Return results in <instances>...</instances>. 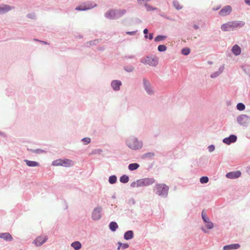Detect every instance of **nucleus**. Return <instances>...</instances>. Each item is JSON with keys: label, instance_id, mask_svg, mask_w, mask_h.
<instances>
[{"label": "nucleus", "instance_id": "nucleus-13", "mask_svg": "<svg viewBox=\"0 0 250 250\" xmlns=\"http://www.w3.org/2000/svg\"><path fill=\"white\" fill-rule=\"evenodd\" d=\"M237 137L236 135L234 134H231L229 137H226L223 139V142L227 145H230L232 143L236 142Z\"/></svg>", "mask_w": 250, "mask_h": 250}, {"label": "nucleus", "instance_id": "nucleus-7", "mask_svg": "<svg viewBox=\"0 0 250 250\" xmlns=\"http://www.w3.org/2000/svg\"><path fill=\"white\" fill-rule=\"evenodd\" d=\"M143 85L144 88L148 95H152L154 94L153 87L148 80L146 78L143 79Z\"/></svg>", "mask_w": 250, "mask_h": 250}, {"label": "nucleus", "instance_id": "nucleus-5", "mask_svg": "<svg viewBox=\"0 0 250 250\" xmlns=\"http://www.w3.org/2000/svg\"><path fill=\"white\" fill-rule=\"evenodd\" d=\"M140 62L143 64H148L152 66H156L158 63V59L156 57L149 56L142 58L140 60Z\"/></svg>", "mask_w": 250, "mask_h": 250}, {"label": "nucleus", "instance_id": "nucleus-60", "mask_svg": "<svg viewBox=\"0 0 250 250\" xmlns=\"http://www.w3.org/2000/svg\"><path fill=\"white\" fill-rule=\"evenodd\" d=\"M202 230L205 233H207L208 232V231L204 228H202Z\"/></svg>", "mask_w": 250, "mask_h": 250}, {"label": "nucleus", "instance_id": "nucleus-9", "mask_svg": "<svg viewBox=\"0 0 250 250\" xmlns=\"http://www.w3.org/2000/svg\"><path fill=\"white\" fill-rule=\"evenodd\" d=\"M71 163L72 161L69 159H58L53 161L52 165L55 166H61L65 167H68L71 166Z\"/></svg>", "mask_w": 250, "mask_h": 250}, {"label": "nucleus", "instance_id": "nucleus-2", "mask_svg": "<svg viewBox=\"0 0 250 250\" xmlns=\"http://www.w3.org/2000/svg\"><path fill=\"white\" fill-rule=\"evenodd\" d=\"M245 22L243 21H233L223 24L221 29L223 31H229L243 27Z\"/></svg>", "mask_w": 250, "mask_h": 250}, {"label": "nucleus", "instance_id": "nucleus-43", "mask_svg": "<svg viewBox=\"0 0 250 250\" xmlns=\"http://www.w3.org/2000/svg\"><path fill=\"white\" fill-rule=\"evenodd\" d=\"M101 41V39H96L93 41H89L87 43L89 44L90 46L96 45Z\"/></svg>", "mask_w": 250, "mask_h": 250}, {"label": "nucleus", "instance_id": "nucleus-1", "mask_svg": "<svg viewBox=\"0 0 250 250\" xmlns=\"http://www.w3.org/2000/svg\"><path fill=\"white\" fill-rule=\"evenodd\" d=\"M126 146L133 150H138L143 146V142L135 136H130L125 141Z\"/></svg>", "mask_w": 250, "mask_h": 250}, {"label": "nucleus", "instance_id": "nucleus-42", "mask_svg": "<svg viewBox=\"0 0 250 250\" xmlns=\"http://www.w3.org/2000/svg\"><path fill=\"white\" fill-rule=\"evenodd\" d=\"M84 145H87L91 142V139L89 137L83 138L81 140Z\"/></svg>", "mask_w": 250, "mask_h": 250}, {"label": "nucleus", "instance_id": "nucleus-62", "mask_svg": "<svg viewBox=\"0 0 250 250\" xmlns=\"http://www.w3.org/2000/svg\"><path fill=\"white\" fill-rule=\"evenodd\" d=\"M30 15H31L30 14H28L27 15V17H28V18H31V17H30Z\"/></svg>", "mask_w": 250, "mask_h": 250}, {"label": "nucleus", "instance_id": "nucleus-64", "mask_svg": "<svg viewBox=\"0 0 250 250\" xmlns=\"http://www.w3.org/2000/svg\"><path fill=\"white\" fill-rule=\"evenodd\" d=\"M112 197L113 198H115V195H113V196H112Z\"/></svg>", "mask_w": 250, "mask_h": 250}, {"label": "nucleus", "instance_id": "nucleus-59", "mask_svg": "<svg viewBox=\"0 0 250 250\" xmlns=\"http://www.w3.org/2000/svg\"><path fill=\"white\" fill-rule=\"evenodd\" d=\"M0 135L1 136H3V137H6L5 134L3 132H1L0 131Z\"/></svg>", "mask_w": 250, "mask_h": 250}, {"label": "nucleus", "instance_id": "nucleus-44", "mask_svg": "<svg viewBox=\"0 0 250 250\" xmlns=\"http://www.w3.org/2000/svg\"><path fill=\"white\" fill-rule=\"evenodd\" d=\"M137 181H138L137 184H138V185H139V187H146L144 178L138 179V180H137Z\"/></svg>", "mask_w": 250, "mask_h": 250}, {"label": "nucleus", "instance_id": "nucleus-11", "mask_svg": "<svg viewBox=\"0 0 250 250\" xmlns=\"http://www.w3.org/2000/svg\"><path fill=\"white\" fill-rule=\"evenodd\" d=\"M116 9H111L108 10L104 14V17L109 20L117 19Z\"/></svg>", "mask_w": 250, "mask_h": 250}, {"label": "nucleus", "instance_id": "nucleus-54", "mask_svg": "<svg viewBox=\"0 0 250 250\" xmlns=\"http://www.w3.org/2000/svg\"><path fill=\"white\" fill-rule=\"evenodd\" d=\"M149 40H151L153 38V33H150L149 34V36H148V38Z\"/></svg>", "mask_w": 250, "mask_h": 250}, {"label": "nucleus", "instance_id": "nucleus-17", "mask_svg": "<svg viewBox=\"0 0 250 250\" xmlns=\"http://www.w3.org/2000/svg\"><path fill=\"white\" fill-rule=\"evenodd\" d=\"M14 8V7L7 4H4L2 6L0 5V14L6 13Z\"/></svg>", "mask_w": 250, "mask_h": 250}, {"label": "nucleus", "instance_id": "nucleus-16", "mask_svg": "<svg viewBox=\"0 0 250 250\" xmlns=\"http://www.w3.org/2000/svg\"><path fill=\"white\" fill-rule=\"evenodd\" d=\"M0 238L3 239L7 242H11L13 238L9 232L0 233Z\"/></svg>", "mask_w": 250, "mask_h": 250}, {"label": "nucleus", "instance_id": "nucleus-35", "mask_svg": "<svg viewBox=\"0 0 250 250\" xmlns=\"http://www.w3.org/2000/svg\"><path fill=\"white\" fill-rule=\"evenodd\" d=\"M205 223V226L207 229H212L214 227L213 223L211 222L210 220Z\"/></svg>", "mask_w": 250, "mask_h": 250}, {"label": "nucleus", "instance_id": "nucleus-56", "mask_svg": "<svg viewBox=\"0 0 250 250\" xmlns=\"http://www.w3.org/2000/svg\"><path fill=\"white\" fill-rule=\"evenodd\" d=\"M160 15L161 17H164V18H166V19H169V17H168L166 16L165 14H160Z\"/></svg>", "mask_w": 250, "mask_h": 250}, {"label": "nucleus", "instance_id": "nucleus-47", "mask_svg": "<svg viewBox=\"0 0 250 250\" xmlns=\"http://www.w3.org/2000/svg\"><path fill=\"white\" fill-rule=\"evenodd\" d=\"M137 184H138L137 180H136V181H134V182H133L132 183H131L130 187L131 188H135V187L138 188L139 187V185H138Z\"/></svg>", "mask_w": 250, "mask_h": 250}, {"label": "nucleus", "instance_id": "nucleus-45", "mask_svg": "<svg viewBox=\"0 0 250 250\" xmlns=\"http://www.w3.org/2000/svg\"><path fill=\"white\" fill-rule=\"evenodd\" d=\"M30 151L32 153H36L37 154H40V153L45 152L44 150L41 149H30Z\"/></svg>", "mask_w": 250, "mask_h": 250}, {"label": "nucleus", "instance_id": "nucleus-27", "mask_svg": "<svg viewBox=\"0 0 250 250\" xmlns=\"http://www.w3.org/2000/svg\"><path fill=\"white\" fill-rule=\"evenodd\" d=\"M155 156V154L154 152H149L144 154L142 155L143 159H151Z\"/></svg>", "mask_w": 250, "mask_h": 250}, {"label": "nucleus", "instance_id": "nucleus-28", "mask_svg": "<svg viewBox=\"0 0 250 250\" xmlns=\"http://www.w3.org/2000/svg\"><path fill=\"white\" fill-rule=\"evenodd\" d=\"M117 19L123 17L126 13V10L125 9H116Z\"/></svg>", "mask_w": 250, "mask_h": 250}, {"label": "nucleus", "instance_id": "nucleus-39", "mask_svg": "<svg viewBox=\"0 0 250 250\" xmlns=\"http://www.w3.org/2000/svg\"><path fill=\"white\" fill-rule=\"evenodd\" d=\"M144 5L146 8V11L148 12L152 10H156L157 9L156 7H153L147 3H145Z\"/></svg>", "mask_w": 250, "mask_h": 250}, {"label": "nucleus", "instance_id": "nucleus-63", "mask_svg": "<svg viewBox=\"0 0 250 250\" xmlns=\"http://www.w3.org/2000/svg\"><path fill=\"white\" fill-rule=\"evenodd\" d=\"M132 202L133 203V204H135V201L134 199H132Z\"/></svg>", "mask_w": 250, "mask_h": 250}, {"label": "nucleus", "instance_id": "nucleus-24", "mask_svg": "<svg viewBox=\"0 0 250 250\" xmlns=\"http://www.w3.org/2000/svg\"><path fill=\"white\" fill-rule=\"evenodd\" d=\"M140 167V165L137 163H131L128 166V169L132 171L137 169Z\"/></svg>", "mask_w": 250, "mask_h": 250}, {"label": "nucleus", "instance_id": "nucleus-23", "mask_svg": "<svg viewBox=\"0 0 250 250\" xmlns=\"http://www.w3.org/2000/svg\"><path fill=\"white\" fill-rule=\"evenodd\" d=\"M24 161L25 162L27 166L30 167H38L40 165L39 163L36 161H33L28 160H24Z\"/></svg>", "mask_w": 250, "mask_h": 250}, {"label": "nucleus", "instance_id": "nucleus-10", "mask_svg": "<svg viewBox=\"0 0 250 250\" xmlns=\"http://www.w3.org/2000/svg\"><path fill=\"white\" fill-rule=\"evenodd\" d=\"M102 208L98 206L94 208L92 212V219L94 221H98L102 217Z\"/></svg>", "mask_w": 250, "mask_h": 250}, {"label": "nucleus", "instance_id": "nucleus-18", "mask_svg": "<svg viewBox=\"0 0 250 250\" xmlns=\"http://www.w3.org/2000/svg\"><path fill=\"white\" fill-rule=\"evenodd\" d=\"M240 247V245L238 243L232 244L229 245H225L223 247V250H237Z\"/></svg>", "mask_w": 250, "mask_h": 250}, {"label": "nucleus", "instance_id": "nucleus-37", "mask_svg": "<svg viewBox=\"0 0 250 250\" xmlns=\"http://www.w3.org/2000/svg\"><path fill=\"white\" fill-rule=\"evenodd\" d=\"M208 181L209 178L208 177L205 176L201 177L200 179V182L203 184L207 183Z\"/></svg>", "mask_w": 250, "mask_h": 250}, {"label": "nucleus", "instance_id": "nucleus-52", "mask_svg": "<svg viewBox=\"0 0 250 250\" xmlns=\"http://www.w3.org/2000/svg\"><path fill=\"white\" fill-rule=\"evenodd\" d=\"M137 31V30L133 31H127L126 32V34L129 35H134L136 33Z\"/></svg>", "mask_w": 250, "mask_h": 250}, {"label": "nucleus", "instance_id": "nucleus-4", "mask_svg": "<svg viewBox=\"0 0 250 250\" xmlns=\"http://www.w3.org/2000/svg\"><path fill=\"white\" fill-rule=\"evenodd\" d=\"M97 4L94 1H87L83 3V5L77 6L75 10L77 11H86L96 7Z\"/></svg>", "mask_w": 250, "mask_h": 250}, {"label": "nucleus", "instance_id": "nucleus-29", "mask_svg": "<svg viewBox=\"0 0 250 250\" xmlns=\"http://www.w3.org/2000/svg\"><path fill=\"white\" fill-rule=\"evenodd\" d=\"M129 180V176L127 175H123L121 176L120 178V181L121 183L123 184L127 183Z\"/></svg>", "mask_w": 250, "mask_h": 250}, {"label": "nucleus", "instance_id": "nucleus-55", "mask_svg": "<svg viewBox=\"0 0 250 250\" xmlns=\"http://www.w3.org/2000/svg\"><path fill=\"white\" fill-rule=\"evenodd\" d=\"M244 2L248 5L250 6V0H244Z\"/></svg>", "mask_w": 250, "mask_h": 250}, {"label": "nucleus", "instance_id": "nucleus-26", "mask_svg": "<svg viewBox=\"0 0 250 250\" xmlns=\"http://www.w3.org/2000/svg\"><path fill=\"white\" fill-rule=\"evenodd\" d=\"M144 179L146 187L152 185L155 182V180L153 178H145Z\"/></svg>", "mask_w": 250, "mask_h": 250}, {"label": "nucleus", "instance_id": "nucleus-53", "mask_svg": "<svg viewBox=\"0 0 250 250\" xmlns=\"http://www.w3.org/2000/svg\"><path fill=\"white\" fill-rule=\"evenodd\" d=\"M117 244L118 245V248H117V250H119L121 248L122 249V243L121 242H118L117 243Z\"/></svg>", "mask_w": 250, "mask_h": 250}, {"label": "nucleus", "instance_id": "nucleus-33", "mask_svg": "<svg viewBox=\"0 0 250 250\" xmlns=\"http://www.w3.org/2000/svg\"><path fill=\"white\" fill-rule=\"evenodd\" d=\"M237 109L239 111H243L246 108L245 105L242 103H239L236 105Z\"/></svg>", "mask_w": 250, "mask_h": 250}, {"label": "nucleus", "instance_id": "nucleus-34", "mask_svg": "<svg viewBox=\"0 0 250 250\" xmlns=\"http://www.w3.org/2000/svg\"><path fill=\"white\" fill-rule=\"evenodd\" d=\"M190 52V50L189 48L185 47L182 49L181 53L182 54L187 56L188 55Z\"/></svg>", "mask_w": 250, "mask_h": 250}, {"label": "nucleus", "instance_id": "nucleus-8", "mask_svg": "<svg viewBox=\"0 0 250 250\" xmlns=\"http://www.w3.org/2000/svg\"><path fill=\"white\" fill-rule=\"evenodd\" d=\"M48 238L47 235H41L37 236L33 241L32 243L36 247H40L45 243L48 240Z\"/></svg>", "mask_w": 250, "mask_h": 250}, {"label": "nucleus", "instance_id": "nucleus-51", "mask_svg": "<svg viewBox=\"0 0 250 250\" xmlns=\"http://www.w3.org/2000/svg\"><path fill=\"white\" fill-rule=\"evenodd\" d=\"M129 247V245L127 243H122V249L125 250Z\"/></svg>", "mask_w": 250, "mask_h": 250}, {"label": "nucleus", "instance_id": "nucleus-19", "mask_svg": "<svg viewBox=\"0 0 250 250\" xmlns=\"http://www.w3.org/2000/svg\"><path fill=\"white\" fill-rule=\"evenodd\" d=\"M134 237V232L133 230H129L125 231L124 235V238L125 240H129Z\"/></svg>", "mask_w": 250, "mask_h": 250}, {"label": "nucleus", "instance_id": "nucleus-40", "mask_svg": "<svg viewBox=\"0 0 250 250\" xmlns=\"http://www.w3.org/2000/svg\"><path fill=\"white\" fill-rule=\"evenodd\" d=\"M167 49V46L164 44H161L158 46V50L160 52L166 51Z\"/></svg>", "mask_w": 250, "mask_h": 250}, {"label": "nucleus", "instance_id": "nucleus-21", "mask_svg": "<svg viewBox=\"0 0 250 250\" xmlns=\"http://www.w3.org/2000/svg\"><path fill=\"white\" fill-rule=\"evenodd\" d=\"M224 69V65L221 66L219 68L218 70L217 71L214 72L210 75V77L211 78H215L217 77L220 74H221L223 72Z\"/></svg>", "mask_w": 250, "mask_h": 250}, {"label": "nucleus", "instance_id": "nucleus-3", "mask_svg": "<svg viewBox=\"0 0 250 250\" xmlns=\"http://www.w3.org/2000/svg\"><path fill=\"white\" fill-rule=\"evenodd\" d=\"M155 193L159 196L166 198L167 197L169 187L165 184H157L154 187Z\"/></svg>", "mask_w": 250, "mask_h": 250}, {"label": "nucleus", "instance_id": "nucleus-25", "mask_svg": "<svg viewBox=\"0 0 250 250\" xmlns=\"http://www.w3.org/2000/svg\"><path fill=\"white\" fill-rule=\"evenodd\" d=\"M71 246L75 250H79L81 249L82 244L79 241H74L71 243Z\"/></svg>", "mask_w": 250, "mask_h": 250}, {"label": "nucleus", "instance_id": "nucleus-38", "mask_svg": "<svg viewBox=\"0 0 250 250\" xmlns=\"http://www.w3.org/2000/svg\"><path fill=\"white\" fill-rule=\"evenodd\" d=\"M201 216L204 223H206L207 221L210 220L209 218L207 216L206 213L204 212V210L202 211Z\"/></svg>", "mask_w": 250, "mask_h": 250}, {"label": "nucleus", "instance_id": "nucleus-6", "mask_svg": "<svg viewBox=\"0 0 250 250\" xmlns=\"http://www.w3.org/2000/svg\"><path fill=\"white\" fill-rule=\"evenodd\" d=\"M237 122L241 126L247 127L250 123V116L241 114L237 118Z\"/></svg>", "mask_w": 250, "mask_h": 250}, {"label": "nucleus", "instance_id": "nucleus-20", "mask_svg": "<svg viewBox=\"0 0 250 250\" xmlns=\"http://www.w3.org/2000/svg\"><path fill=\"white\" fill-rule=\"evenodd\" d=\"M231 51L234 55L238 56L241 53V48L237 44H235L232 46Z\"/></svg>", "mask_w": 250, "mask_h": 250}, {"label": "nucleus", "instance_id": "nucleus-22", "mask_svg": "<svg viewBox=\"0 0 250 250\" xmlns=\"http://www.w3.org/2000/svg\"><path fill=\"white\" fill-rule=\"evenodd\" d=\"M118 227V224L115 221H112L109 224V229L112 232L115 231Z\"/></svg>", "mask_w": 250, "mask_h": 250}, {"label": "nucleus", "instance_id": "nucleus-30", "mask_svg": "<svg viewBox=\"0 0 250 250\" xmlns=\"http://www.w3.org/2000/svg\"><path fill=\"white\" fill-rule=\"evenodd\" d=\"M117 178L115 175L110 176L108 179V182L110 184H114L117 182Z\"/></svg>", "mask_w": 250, "mask_h": 250}, {"label": "nucleus", "instance_id": "nucleus-31", "mask_svg": "<svg viewBox=\"0 0 250 250\" xmlns=\"http://www.w3.org/2000/svg\"><path fill=\"white\" fill-rule=\"evenodd\" d=\"M167 36L165 35H159L155 38L154 41L155 42H159L165 40Z\"/></svg>", "mask_w": 250, "mask_h": 250}, {"label": "nucleus", "instance_id": "nucleus-50", "mask_svg": "<svg viewBox=\"0 0 250 250\" xmlns=\"http://www.w3.org/2000/svg\"><path fill=\"white\" fill-rule=\"evenodd\" d=\"M144 34H145V38L146 39H147L148 36L147 34L148 33V30L147 28H145L143 31Z\"/></svg>", "mask_w": 250, "mask_h": 250}, {"label": "nucleus", "instance_id": "nucleus-57", "mask_svg": "<svg viewBox=\"0 0 250 250\" xmlns=\"http://www.w3.org/2000/svg\"><path fill=\"white\" fill-rule=\"evenodd\" d=\"M35 40H36V41H39V42H42V43L45 44H49L47 42H45V41H39V40H36V39H35Z\"/></svg>", "mask_w": 250, "mask_h": 250}, {"label": "nucleus", "instance_id": "nucleus-48", "mask_svg": "<svg viewBox=\"0 0 250 250\" xmlns=\"http://www.w3.org/2000/svg\"><path fill=\"white\" fill-rule=\"evenodd\" d=\"M151 0H137V2L140 4H142L144 3H147L148 2L150 1Z\"/></svg>", "mask_w": 250, "mask_h": 250}, {"label": "nucleus", "instance_id": "nucleus-58", "mask_svg": "<svg viewBox=\"0 0 250 250\" xmlns=\"http://www.w3.org/2000/svg\"><path fill=\"white\" fill-rule=\"evenodd\" d=\"M193 28H194L195 29L197 30V29H199V26L198 25H197V24H194V25H193Z\"/></svg>", "mask_w": 250, "mask_h": 250}, {"label": "nucleus", "instance_id": "nucleus-15", "mask_svg": "<svg viewBox=\"0 0 250 250\" xmlns=\"http://www.w3.org/2000/svg\"><path fill=\"white\" fill-rule=\"evenodd\" d=\"M241 175V171L239 170H237L227 173L226 175V177L229 179H234L239 177Z\"/></svg>", "mask_w": 250, "mask_h": 250}, {"label": "nucleus", "instance_id": "nucleus-41", "mask_svg": "<svg viewBox=\"0 0 250 250\" xmlns=\"http://www.w3.org/2000/svg\"><path fill=\"white\" fill-rule=\"evenodd\" d=\"M173 5L177 10H179L182 8V6L180 5L179 2L177 1L174 0L173 1Z\"/></svg>", "mask_w": 250, "mask_h": 250}, {"label": "nucleus", "instance_id": "nucleus-14", "mask_svg": "<svg viewBox=\"0 0 250 250\" xmlns=\"http://www.w3.org/2000/svg\"><path fill=\"white\" fill-rule=\"evenodd\" d=\"M122 84V82L118 80H114L111 81L110 85L114 91L120 90Z\"/></svg>", "mask_w": 250, "mask_h": 250}, {"label": "nucleus", "instance_id": "nucleus-46", "mask_svg": "<svg viewBox=\"0 0 250 250\" xmlns=\"http://www.w3.org/2000/svg\"><path fill=\"white\" fill-rule=\"evenodd\" d=\"M215 149V146L213 145H210L208 146V150L209 152H213Z\"/></svg>", "mask_w": 250, "mask_h": 250}, {"label": "nucleus", "instance_id": "nucleus-36", "mask_svg": "<svg viewBox=\"0 0 250 250\" xmlns=\"http://www.w3.org/2000/svg\"><path fill=\"white\" fill-rule=\"evenodd\" d=\"M103 151L102 149H95L92 151L90 154L92 155H101Z\"/></svg>", "mask_w": 250, "mask_h": 250}, {"label": "nucleus", "instance_id": "nucleus-32", "mask_svg": "<svg viewBox=\"0 0 250 250\" xmlns=\"http://www.w3.org/2000/svg\"><path fill=\"white\" fill-rule=\"evenodd\" d=\"M134 67L131 65H128L124 66V69L127 72H132L134 70Z\"/></svg>", "mask_w": 250, "mask_h": 250}, {"label": "nucleus", "instance_id": "nucleus-61", "mask_svg": "<svg viewBox=\"0 0 250 250\" xmlns=\"http://www.w3.org/2000/svg\"><path fill=\"white\" fill-rule=\"evenodd\" d=\"M220 6H218V7H216V8H213V10H214V11H217V10H219V9H220Z\"/></svg>", "mask_w": 250, "mask_h": 250}, {"label": "nucleus", "instance_id": "nucleus-12", "mask_svg": "<svg viewBox=\"0 0 250 250\" xmlns=\"http://www.w3.org/2000/svg\"><path fill=\"white\" fill-rule=\"evenodd\" d=\"M232 11L231 7L230 5H226L223 7L219 12L220 16L224 17L230 14Z\"/></svg>", "mask_w": 250, "mask_h": 250}, {"label": "nucleus", "instance_id": "nucleus-49", "mask_svg": "<svg viewBox=\"0 0 250 250\" xmlns=\"http://www.w3.org/2000/svg\"><path fill=\"white\" fill-rule=\"evenodd\" d=\"M135 58V56L134 55H126V56H125L124 57H123V59L124 60L125 59H134Z\"/></svg>", "mask_w": 250, "mask_h": 250}]
</instances>
